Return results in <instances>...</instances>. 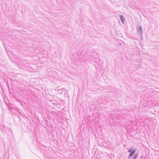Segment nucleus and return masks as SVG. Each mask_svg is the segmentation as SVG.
Here are the masks:
<instances>
[{
    "label": "nucleus",
    "instance_id": "f257e3e1",
    "mask_svg": "<svg viewBox=\"0 0 159 159\" xmlns=\"http://www.w3.org/2000/svg\"><path fill=\"white\" fill-rule=\"evenodd\" d=\"M135 150L133 151L129 155V157H131L135 153Z\"/></svg>",
    "mask_w": 159,
    "mask_h": 159
},
{
    "label": "nucleus",
    "instance_id": "f03ea898",
    "mask_svg": "<svg viewBox=\"0 0 159 159\" xmlns=\"http://www.w3.org/2000/svg\"><path fill=\"white\" fill-rule=\"evenodd\" d=\"M120 18L121 21L122 22L124 23V20L123 17L122 16H121Z\"/></svg>",
    "mask_w": 159,
    "mask_h": 159
},
{
    "label": "nucleus",
    "instance_id": "7ed1b4c3",
    "mask_svg": "<svg viewBox=\"0 0 159 159\" xmlns=\"http://www.w3.org/2000/svg\"><path fill=\"white\" fill-rule=\"evenodd\" d=\"M131 151H132V149H131L129 150H128V152H130Z\"/></svg>",
    "mask_w": 159,
    "mask_h": 159
}]
</instances>
